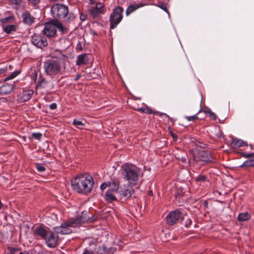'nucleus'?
Returning a JSON list of instances; mask_svg holds the SVG:
<instances>
[{
  "instance_id": "obj_51",
  "label": "nucleus",
  "mask_w": 254,
  "mask_h": 254,
  "mask_svg": "<svg viewBox=\"0 0 254 254\" xmlns=\"http://www.w3.org/2000/svg\"><path fill=\"white\" fill-rule=\"evenodd\" d=\"M80 77L81 76L80 74H77L76 76V78H75V80H77L78 79L80 78Z\"/></svg>"
},
{
  "instance_id": "obj_49",
  "label": "nucleus",
  "mask_w": 254,
  "mask_h": 254,
  "mask_svg": "<svg viewBox=\"0 0 254 254\" xmlns=\"http://www.w3.org/2000/svg\"><path fill=\"white\" fill-rule=\"evenodd\" d=\"M136 110L138 111L141 112L142 113L145 112V108H138Z\"/></svg>"
},
{
  "instance_id": "obj_50",
  "label": "nucleus",
  "mask_w": 254,
  "mask_h": 254,
  "mask_svg": "<svg viewBox=\"0 0 254 254\" xmlns=\"http://www.w3.org/2000/svg\"><path fill=\"white\" fill-rule=\"evenodd\" d=\"M6 70L4 68H0V74L4 73L5 72Z\"/></svg>"
},
{
  "instance_id": "obj_4",
  "label": "nucleus",
  "mask_w": 254,
  "mask_h": 254,
  "mask_svg": "<svg viewBox=\"0 0 254 254\" xmlns=\"http://www.w3.org/2000/svg\"><path fill=\"white\" fill-rule=\"evenodd\" d=\"M51 12L53 16L56 19H63L65 17L64 21L70 23L75 18L74 14L69 12L67 6L62 4L57 3L51 7Z\"/></svg>"
},
{
  "instance_id": "obj_52",
  "label": "nucleus",
  "mask_w": 254,
  "mask_h": 254,
  "mask_svg": "<svg viewBox=\"0 0 254 254\" xmlns=\"http://www.w3.org/2000/svg\"><path fill=\"white\" fill-rule=\"evenodd\" d=\"M90 3L91 4H96V2L95 1H94L93 0H90Z\"/></svg>"
},
{
  "instance_id": "obj_21",
  "label": "nucleus",
  "mask_w": 254,
  "mask_h": 254,
  "mask_svg": "<svg viewBox=\"0 0 254 254\" xmlns=\"http://www.w3.org/2000/svg\"><path fill=\"white\" fill-rule=\"evenodd\" d=\"M88 61V60L86 54L80 55L77 57L76 64L78 65L85 64L87 63Z\"/></svg>"
},
{
  "instance_id": "obj_36",
  "label": "nucleus",
  "mask_w": 254,
  "mask_h": 254,
  "mask_svg": "<svg viewBox=\"0 0 254 254\" xmlns=\"http://www.w3.org/2000/svg\"><path fill=\"white\" fill-rule=\"evenodd\" d=\"M186 118L188 121H193L198 119V117L196 115H195L194 116L186 117Z\"/></svg>"
},
{
  "instance_id": "obj_39",
  "label": "nucleus",
  "mask_w": 254,
  "mask_h": 254,
  "mask_svg": "<svg viewBox=\"0 0 254 254\" xmlns=\"http://www.w3.org/2000/svg\"><path fill=\"white\" fill-rule=\"evenodd\" d=\"M42 134L41 133H33L32 134V136L38 140H40L41 138L42 137Z\"/></svg>"
},
{
  "instance_id": "obj_14",
  "label": "nucleus",
  "mask_w": 254,
  "mask_h": 254,
  "mask_svg": "<svg viewBox=\"0 0 254 254\" xmlns=\"http://www.w3.org/2000/svg\"><path fill=\"white\" fill-rule=\"evenodd\" d=\"M133 186H125L124 188L121 189L120 191V194L122 198L127 199L131 197L134 193V190L132 188Z\"/></svg>"
},
{
  "instance_id": "obj_45",
  "label": "nucleus",
  "mask_w": 254,
  "mask_h": 254,
  "mask_svg": "<svg viewBox=\"0 0 254 254\" xmlns=\"http://www.w3.org/2000/svg\"><path fill=\"white\" fill-rule=\"evenodd\" d=\"M57 104L56 103H52L51 105H50V108L52 110H55L57 108Z\"/></svg>"
},
{
  "instance_id": "obj_48",
  "label": "nucleus",
  "mask_w": 254,
  "mask_h": 254,
  "mask_svg": "<svg viewBox=\"0 0 254 254\" xmlns=\"http://www.w3.org/2000/svg\"><path fill=\"white\" fill-rule=\"evenodd\" d=\"M8 249L9 250L11 254H14L16 251V249L13 248H9Z\"/></svg>"
},
{
  "instance_id": "obj_20",
  "label": "nucleus",
  "mask_w": 254,
  "mask_h": 254,
  "mask_svg": "<svg viewBox=\"0 0 254 254\" xmlns=\"http://www.w3.org/2000/svg\"><path fill=\"white\" fill-rule=\"evenodd\" d=\"M34 233L36 235L40 236L44 239H45L48 232L43 227H39L35 230Z\"/></svg>"
},
{
  "instance_id": "obj_29",
  "label": "nucleus",
  "mask_w": 254,
  "mask_h": 254,
  "mask_svg": "<svg viewBox=\"0 0 254 254\" xmlns=\"http://www.w3.org/2000/svg\"><path fill=\"white\" fill-rule=\"evenodd\" d=\"M120 184L118 182H112L109 183V187H110L112 191H117L119 188Z\"/></svg>"
},
{
  "instance_id": "obj_2",
  "label": "nucleus",
  "mask_w": 254,
  "mask_h": 254,
  "mask_svg": "<svg viewBox=\"0 0 254 254\" xmlns=\"http://www.w3.org/2000/svg\"><path fill=\"white\" fill-rule=\"evenodd\" d=\"M122 175L123 179L127 181L130 186H135L137 184L140 169L135 165L126 163L122 167Z\"/></svg>"
},
{
  "instance_id": "obj_25",
  "label": "nucleus",
  "mask_w": 254,
  "mask_h": 254,
  "mask_svg": "<svg viewBox=\"0 0 254 254\" xmlns=\"http://www.w3.org/2000/svg\"><path fill=\"white\" fill-rule=\"evenodd\" d=\"M0 22L2 24L13 23L15 22V19L13 16H10L5 18H1L0 19Z\"/></svg>"
},
{
  "instance_id": "obj_27",
  "label": "nucleus",
  "mask_w": 254,
  "mask_h": 254,
  "mask_svg": "<svg viewBox=\"0 0 254 254\" xmlns=\"http://www.w3.org/2000/svg\"><path fill=\"white\" fill-rule=\"evenodd\" d=\"M48 82L42 77L39 78L37 86L38 87L45 88L48 85Z\"/></svg>"
},
{
  "instance_id": "obj_31",
  "label": "nucleus",
  "mask_w": 254,
  "mask_h": 254,
  "mask_svg": "<svg viewBox=\"0 0 254 254\" xmlns=\"http://www.w3.org/2000/svg\"><path fill=\"white\" fill-rule=\"evenodd\" d=\"M243 166L254 167V159H250L246 161L242 165V167Z\"/></svg>"
},
{
  "instance_id": "obj_38",
  "label": "nucleus",
  "mask_w": 254,
  "mask_h": 254,
  "mask_svg": "<svg viewBox=\"0 0 254 254\" xmlns=\"http://www.w3.org/2000/svg\"><path fill=\"white\" fill-rule=\"evenodd\" d=\"M209 117L211 118L213 120H215L217 118L216 115L211 111H207Z\"/></svg>"
},
{
  "instance_id": "obj_16",
  "label": "nucleus",
  "mask_w": 254,
  "mask_h": 254,
  "mask_svg": "<svg viewBox=\"0 0 254 254\" xmlns=\"http://www.w3.org/2000/svg\"><path fill=\"white\" fill-rule=\"evenodd\" d=\"M14 81L10 83H5L0 87V94L5 95L11 93L14 88Z\"/></svg>"
},
{
  "instance_id": "obj_15",
  "label": "nucleus",
  "mask_w": 254,
  "mask_h": 254,
  "mask_svg": "<svg viewBox=\"0 0 254 254\" xmlns=\"http://www.w3.org/2000/svg\"><path fill=\"white\" fill-rule=\"evenodd\" d=\"M34 93L32 90L23 91L18 96V101L20 102L26 101L32 97Z\"/></svg>"
},
{
  "instance_id": "obj_8",
  "label": "nucleus",
  "mask_w": 254,
  "mask_h": 254,
  "mask_svg": "<svg viewBox=\"0 0 254 254\" xmlns=\"http://www.w3.org/2000/svg\"><path fill=\"white\" fill-rule=\"evenodd\" d=\"M31 42L33 45L39 48H43L48 45L47 39L40 34H34L31 37Z\"/></svg>"
},
{
  "instance_id": "obj_13",
  "label": "nucleus",
  "mask_w": 254,
  "mask_h": 254,
  "mask_svg": "<svg viewBox=\"0 0 254 254\" xmlns=\"http://www.w3.org/2000/svg\"><path fill=\"white\" fill-rule=\"evenodd\" d=\"M56 26L55 23V20L51 23H47L45 24V28L43 32L45 35L48 37H53L56 34Z\"/></svg>"
},
{
  "instance_id": "obj_43",
  "label": "nucleus",
  "mask_w": 254,
  "mask_h": 254,
  "mask_svg": "<svg viewBox=\"0 0 254 254\" xmlns=\"http://www.w3.org/2000/svg\"><path fill=\"white\" fill-rule=\"evenodd\" d=\"M31 3L35 5L40 2V0H28Z\"/></svg>"
},
{
  "instance_id": "obj_17",
  "label": "nucleus",
  "mask_w": 254,
  "mask_h": 254,
  "mask_svg": "<svg viewBox=\"0 0 254 254\" xmlns=\"http://www.w3.org/2000/svg\"><path fill=\"white\" fill-rule=\"evenodd\" d=\"M23 22L27 25H31L34 22L35 18L29 12H25L22 15Z\"/></svg>"
},
{
  "instance_id": "obj_1",
  "label": "nucleus",
  "mask_w": 254,
  "mask_h": 254,
  "mask_svg": "<svg viewBox=\"0 0 254 254\" xmlns=\"http://www.w3.org/2000/svg\"><path fill=\"white\" fill-rule=\"evenodd\" d=\"M94 184L93 177L87 173L80 174L71 181L73 189L79 193L88 194Z\"/></svg>"
},
{
  "instance_id": "obj_41",
  "label": "nucleus",
  "mask_w": 254,
  "mask_h": 254,
  "mask_svg": "<svg viewBox=\"0 0 254 254\" xmlns=\"http://www.w3.org/2000/svg\"><path fill=\"white\" fill-rule=\"evenodd\" d=\"M73 124L75 126H83L84 124L82 123V122L78 120H74Z\"/></svg>"
},
{
  "instance_id": "obj_55",
  "label": "nucleus",
  "mask_w": 254,
  "mask_h": 254,
  "mask_svg": "<svg viewBox=\"0 0 254 254\" xmlns=\"http://www.w3.org/2000/svg\"><path fill=\"white\" fill-rule=\"evenodd\" d=\"M172 135L174 139H175L176 138H177V136L175 134H172Z\"/></svg>"
},
{
  "instance_id": "obj_28",
  "label": "nucleus",
  "mask_w": 254,
  "mask_h": 254,
  "mask_svg": "<svg viewBox=\"0 0 254 254\" xmlns=\"http://www.w3.org/2000/svg\"><path fill=\"white\" fill-rule=\"evenodd\" d=\"M145 113H147V114H156V115H158L160 116H165V117L169 118L170 119L171 121H172V119H171L168 115H167V114H165V113H159L158 112H152L151 110L150 109H149V108H145Z\"/></svg>"
},
{
  "instance_id": "obj_10",
  "label": "nucleus",
  "mask_w": 254,
  "mask_h": 254,
  "mask_svg": "<svg viewBox=\"0 0 254 254\" xmlns=\"http://www.w3.org/2000/svg\"><path fill=\"white\" fill-rule=\"evenodd\" d=\"M183 215L179 210H175L170 212L166 217V222L169 225H173Z\"/></svg>"
},
{
  "instance_id": "obj_40",
  "label": "nucleus",
  "mask_w": 254,
  "mask_h": 254,
  "mask_svg": "<svg viewBox=\"0 0 254 254\" xmlns=\"http://www.w3.org/2000/svg\"><path fill=\"white\" fill-rule=\"evenodd\" d=\"M243 156L245 158H254V153H243Z\"/></svg>"
},
{
  "instance_id": "obj_11",
  "label": "nucleus",
  "mask_w": 254,
  "mask_h": 254,
  "mask_svg": "<svg viewBox=\"0 0 254 254\" xmlns=\"http://www.w3.org/2000/svg\"><path fill=\"white\" fill-rule=\"evenodd\" d=\"M194 159L196 161H201L203 162H213V156L208 152L205 150H199L194 155Z\"/></svg>"
},
{
  "instance_id": "obj_7",
  "label": "nucleus",
  "mask_w": 254,
  "mask_h": 254,
  "mask_svg": "<svg viewBox=\"0 0 254 254\" xmlns=\"http://www.w3.org/2000/svg\"><path fill=\"white\" fill-rule=\"evenodd\" d=\"M73 219L77 221V223H76V224L77 225H78L80 223H83L85 222H94L96 220V217L93 216L92 214L90 212L89 210H86L83 211L81 212L80 217L79 218Z\"/></svg>"
},
{
  "instance_id": "obj_3",
  "label": "nucleus",
  "mask_w": 254,
  "mask_h": 254,
  "mask_svg": "<svg viewBox=\"0 0 254 254\" xmlns=\"http://www.w3.org/2000/svg\"><path fill=\"white\" fill-rule=\"evenodd\" d=\"M63 60L61 58H53L44 63V69L46 74L54 76L62 73Z\"/></svg>"
},
{
  "instance_id": "obj_24",
  "label": "nucleus",
  "mask_w": 254,
  "mask_h": 254,
  "mask_svg": "<svg viewBox=\"0 0 254 254\" xmlns=\"http://www.w3.org/2000/svg\"><path fill=\"white\" fill-rule=\"evenodd\" d=\"M251 216L247 212L241 213L238 216V220L239 221H246L250 219Z\"/></svg>"
},
{
  "instance_id": "obj_26",
  "label": "nucleus",
  "mask_w": 254,
  "mask_h": 254,
  "mask_svg": "<svg viewBox=\"0 0 254 254\" xmlns=\"http://www.w3.org/2000/svg\"><path fill=\"white\" fill-rule=\"evenodd\" d=\"M181 218H182L181 223L182 225H184L186 227L188 228L191 225V220L187 216H182Z\"/></svg>"
},
{
  "instance_id": "obj_6",
  "label": "nucleus",
  "mask_w": 254,
  "mask_h": 254,
  "mask_svg": "<svg viewBox=\"0 0 254 254\" xmlns=\"http://www.w3.org/2000/svg\"><path fill=\"white\" fill-rule=\"evenodd\" d=\"M123 8L119 6L115 8L110 15V28L114 29L121 22L123 18Z\"/></svg>"
},
{
  "instance_id": "obj_46",
  "label": "nucleus",
  "mask_w": 254,
  "mask_h": 254,
  "mask_svg": "<svg viewBox=\"0 0 254 254\" xmlns=\"http://www.w3.org/2000/svg\"><path fill=\"white\" fill-rule=\"evenodd\" d=\"M82 254H95L91 251L85 250Z\"/></svg>"
},
{
  "instance_id": "obj_42",
  "label": "nucleus",
  "mask_w": 254,
  "mask_h": 254,
  "mask_svg": "<svg viewBox=\"0 0 254 254\" xmlns=\"http://www.w3.org/2000/svg\"><path fill=\"white\" fill-rule=\"evenodd\" d=\"M107 186L109 187V183H103L100 186V189L102 190H105Z\"/></svg>"
},
{
  "instance_id": "obj_44",
  "label": "nucleus",
  "mask_w": 254,
  "mask_h": 254,
  "mask_svg": "<svg viewBox=\"0 0 254 254\" xmlns=\"http://www.w3.org/2000/svg\"><path fill=\"white\" fill-rule=\"evenodd\" d=\"M182 194H182V190H181L180 192H179V191L178 190L177 192H175V193H174V195H175L176 197L180 196L182 195Z\"/></svg>"
},
{
  "instance_id": "obj_35",
  "label": "nucleus",
  "mask_w": 254,
  "mask_h": 254,
  "mask_svg": "<svg viewBox=\"0 0 254 254\" xmlns=\"http://www.w3.org/2000/svg\"><path fill=\"white\" fill-rule=\"evenodd\" d=\"M36 167L39 172H42L45 170V168L40 164H36Z\"/></svg>"
},
{
  "instance_id": "obj_54",
  "label": "nucleus",
  "mask_w": 254,
  "mask_h": 254,
  "mask_svg": "<svg viewBox=\"0 0 254 254\" xmlns=\"http://www.w3.org/2000/svg\"><path fill=\"white\" fill-rule=\"evenodd\" d=\"M50 0V1H53V2L63 1V0Z\"/></svg>"
},
{
  "instance_id": "obj_37",
  "label": "nucleus",
  "mask_w": 254,
  "mask_h": 254,
  "mask_svg": "<svg viewBox=\"0 0 254 254\" xmlns=\"http://www.w3.org/2000/svg\"><path fill=\"white\" fill-rule=\"evenodd\" d=\"M12 4L19 5L21 4L22 0H8Z\"/></svg>"
},
{
  "instance_id": "obj_9",
  "label": "nucleus",
  "mask_w": 254,
  "mask_h": 254,
  "mask_svg": "<svg viewBox=\"0 0 254 254\" xmlns=\"http://www.w3.org/2000/svg\"><path fill=\"white\" fill-rule=\"evenodd\" d=\"M58 235V233H57L55 230L48 233L45 240L49 247H55L58 245L59 241Z\"/></svg>"
},
{
  "instance_id": "obj_53",
  "label": "nucleus",
  "mask_w": 254,
  "mask_h": 254,
  "mask_svg": "<svg viewBox=\"0 0 254 254\" xmlns=\"http://www.w3.org/2000/svg\"><path fill=\"white\" fill-rule=\"evenodd\" d=\"M204 206L205 207H208V203H207V202L206 201H204Z\"/></svg>"
},
{
  "instance_id": "obj_19",
  "label": "nucleus",
  "mask_w": 254,
  "mask_h": 254,
  "mask_svg": "<svg viewBox=\"0 0 254 254\" xmlns=\"http://www.w3.org/2000/svg\"><path fill=\"white\" fill-rule=\"evenodd\" d=\"M231 145L233 148H237L244 146H247V143L241 139H234L231 143Z\"/></svg>"
},
{
  "instance_id": "obj_57",
  "label": "nucleus",
  "mask_w": 254,
  "mask_h": 254,
  "mask_svg": "<svg viewBox=\"0 0 254 254\" xmlns=\"http://www.w3.org/2000/svg\"><path fill=\"white\" fill-rule=\"evenodd\" d=\"M152 193V191H149V194H150H150H151Z\"/></svg>"
},
{
  "instance_id": "obj_56",
  "label": "nucleus",
  "mask_w": 254,
  "mask_h": 254,
  "mask_svg": "<svg viewBox=\"0 0 254 254\" xmlns=\"http://www.w3.org/2000/svg\"><path fill=\"white\" fill-rule=\"evenodd\" d=\"M160 7H161L164 10L167 11V8L166 7H164L163 6H160Z\"/></svg>"
},
{
  "instance_id": "obj_33",
  "label": "nucleus",
  "mask_w": 254,
  "mask_h": 254,
  "mask_svg": "<svg viewBox=\"0 0 254 254\" xmlns=\"http://www.w3.org/2000/svg\"><path fill=\"white\" fill-rule=\"evenodd\" d=\"M206 180V177L204 175H199L195 178L196 182H204Z\"/></svg>"
},
{
  "instance_id": "obj_22",
  "label": "nucleus",
  "mask_w": 254,
  "mask_h": 254,
  "mask_svg": "<svg viewBox=\"0 0 254 254\" xmlns=\"http://www.w3.org/2000/svg\"><path fill=\"white\" fill-rule=\"evenodd\" d=\"M55 23L56 26V28H58L59 29V30L62 32L63 34L67 33V28L64 26L61 22L57 20H55Z\"/></svg>"
},
{
  "instance_id": "obj_30",
  "label": "nucleus",
  "mask_w": 254,
  "mask_h": 254,
  "mask_svg": "<svg viewBox=\"0 0 254 254\" xmlns=\"http://www.w3.org/2000/svg\"><path fill=\"white\" fill-rule=\"evenodd\" d=\"M138 7H139V6H138V5H137V6L134 5H129L126 10L127 15H129V14H130L131 12L134 11L135 10H136Z\"/></svg>"
},
{
  "instance_id": "obj_23",
  "label": "nucleus",
  "mask_w": 254,
  "mask_h": 254,
  "mask_svg": "<svg viewBox=\"0 0 254 254\" xmlns=\"http://www.w3.org/2000/svg\"><path fill=\"white\" fill-rule=\"evenodd\" d=\"M105 200L107 201L108 203H111L113 201L116 200V196L113 194L112 191L111 190H108L105 196Z\"/></svg>"
},
{
  "instance_id": "obj_34",
  "label": "nucleus",
  "mask_w": 254,
  "mask_h": 254,
  "mask_svg": "<svg viewBox=\"0 0 254 254\" xmlns=\"http://www.w3.org/2000/svg\"><path fill=\"white\" fill-rule=\"evenodd\" d=\"M18 72H13L11 75H10L9 76H8V77H7L4 80V81L5 82L8 80H10V79H12L13 78H14L15 76H16L18 74Z\"/></svg>"
},
{
  "instance_id": "obj_12",
  "label": "nucleus",
  "mask_w": 254,
  "mask_h": 254,
  "mask_svg": "<svg viewBox=\"0 0 254 254\" xmlns=\"http://www.w3.org/2000/svg\"><path fill=\"white\" fill-rule=\"evenodd\" d=\"M104 5L101 2L96 3L95 6H91L89 8L90 14L93 18H97L101 14L104 13Z\"/></svg>"
},
{
  "instance_id": "obj_47",
  "label": "nucleus",
  "mask_w": 254,
  "mask_h": 254,
  "mask_svg": "<svg viewBox=\"0 0 254 254\" xmlns=\"http://www.w3.org/2000/svg\"><path fill=\"white\" fill-rule=\"evenodd\" d=\"M196 145L197 146H198V147H200L201 148H204L205 147V144H203V143H201L199 142H198V143L197 144H196Z\"/></svg>"
},
{
  "instance_id": "obj_32",
  "label": "nucleus",
  "mask_w": 254,
  "mask_h": 254,
  "mask_svg": "<svg viewBox=\"0 0 254 254\" xmlns=\"http://www.w3.org/2000/svg\"><path fill=\"white\" fill-rule=\"evenodd\" d=\"M108 250L104 246H101L99 247L97 253L98 254H105L107 253Z\"/></svg>"
},
{
  "instance_id": "obj_5",
  "label": "nucleus",
  "mask_w": 254,
  "mask_h": 254,
  "mask_svg": "<svg viewBox=\"0 0 254 254\" xmlns=\"http://www.w3.org/2000/svg\"><path fill=\"white\" fill-rule=\"evenodd\" d=\"M76 223L77 221L73 219L69 220L68 221L65 222L61 224L60 226L55 227L54 230L57 233L61 234H69L72 232L71 228L75 227L77 225Z\"/></svg>"
},
{
  "instance_id": "obj_18",
  "label": "nucleus",
  "mask_w": 254,
  "mask_h": 254,
  "mask_svg": "<svg viewBox=\"0 0 254 254\" xmlns=\"http://www.w3.org/2000/svg\"><path fill=\"white\" fill-rule=\"evenodd\" d=\"M16 23V22H14ZM18 28V26L16 24H7L3 26V30L7 34H11L15 32Z\"/></svg>"
}]
</instances>
